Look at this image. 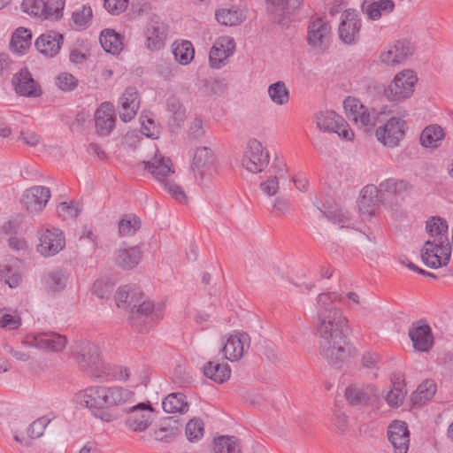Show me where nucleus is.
<instances>
[{
	"label": "nucleus",
	"instance_id": "30",
	"mask_svg": "<svg viewBox=\"0 0 453 453\" xmlns=\"http://www.w3.org/2000/svg\"><path fill=\"white\" fill-rule=\"evenodd\" d=\"M347 401L355 406H363L368 404L372 398H377L379 392L373 385L365 387L350 386L345 392Z\"/></svg>",
	"mask_w": 453,
	"mask_h": 453
},
{
	"label": "nucleus",
	"instance_id": "51",
	"mask_svg": "<svg viewBox=\"0 0 453 453\" xmlns=\"http://www.w3.org/2000/svg\"><path fill=\"white\" fill-rule=\"evenodd\" d=\"M115 282L108 277L97 279L92 287L93 295L100 299H108L114 288Z\"/></svg>",
	"mask_w": 453,
	"mask_h": 453
},
{
	"label": "nucleus",
	"instance_id": "50",
	"mask_svg": "<svg viewBox=\"0 0 453 453\" xmlns=\"http://www.w3.org/2000/svg\"><path fill=\"white\" fill-rule=\"evenodd\" d=\"M65 0H47L43 1V19L49 20H58L63 16Z\"/></svg>",
	"mask_w": 453,
	"mask_h": 453
},
{
	"label": "nucleus",
	"instance_id": "26",
	"mask_svg": "<svg viewBox=\"0 0 453 453\" xmlns=\"http://www.w3.org/2000/svg\"><path fill=\"white\" fill-rule=\"evenodd\" d=\"M12 83L15 91L20 96L36 97L42 94L40 86L27 69H21L19 73L13 77Z\"/></svg>",
	"mask_w": 453,
	"mask_h": 453
},
{
	"label": "nucleus",
	"instance_id": "28",
	"mask_svg": "<svg viewBox=\"0 0 453 453\" xmlns=\"http://www.w3.org/2000/svg\"><path fill=\"white\" fill-rule=\"evenodd\" d=\"M409 336L413 347L419 351H427L434 343V338L429 325L418 322L413 324L409 330Z\"/></svg>",
	"mask_w": 453,
	"mask_h": 453
},
{
	"label": "nucleus",
	"instance_id": "56",
	"mask_svg": "<svg viewBox=\"0 0 453 453\" xmlns=\"http://www.w3.org/2000/svg\"><path fill=\"white\" fill-rule=\"evenodd\" d=\"M193 161L197 168H202L208 164H211L213 161L211 150L207 147L198 148L195 152Z\"/></svg>",
	"mask_w": 453,
	"mask_h": 453
},
{
	"label": "nucleus",
	"instance_id": "34",
	"mask_svg": "<svg viewBox=\"0 0 453 453\" xmlns=\"http://www.w3.org/2000/svg\"><path fill=\"white\" fill-rule=\"evenodd\" d=\"M166 109L170 113L169 127L172 129L180 128L187 119L186 107L179 98L172 96L166 101Z\"/></svg>",
	"mask_w": 453,
	"mask_h": 453
},
{
	"label": "nucleus",
	"instance_id": "37",
	"mask_svg": "<svg viewBox=\"0 0 453 453\" xmlns=\"http://www.w3.org/2000/svg\"><path fill=\"white\" fill-rule=\"evenodd\" d=\"M103 49L111 54H119L123 50V37L113 29H104L100 35Z\"/></svg>",
	"mask_w": 453,
	"mask_h": 453
},
{
	"label": "nucleus",
	"instance_id": "62",
	"mask_svg": "<svg viewBox=\"0 0 453 453\" xmlns=\"http://www.w3.org/2000/svg\"><path fill=\"white\" fill-rule=\"evenodd\" d=\"M290 211V202L282 197H277L273 204L270 212L275 216L286 215Z\"/></svg>",
	"mask_w": 453,
	"mask_h": 453
},
{
	"label": "nucleus",
	"instance_id": "40",
	"mask_svg": "<svg viewBox=\"0 0 453 453\" xmlns=\"http://www.w3.org/2000/svg\"><path fill=\"white\" fill-rule=\"evenodd\" d=\"M445 137L443 129L438 125L426 127L420 134V143L426 148H436Z\"/></svg>",
	"mask_w": 453,
	"mask_h": 453
},
{
	"label": "nucleus",
	"instance_id": "38",
	"mask_svg": "<svg viewBox=\"0 0 453 453\" xmlns=\"http://www.w3.org/2000/svg\"><path fill=\"white\" fill-rule=\"evenodd\" d=\"M163 410L167 413L184 414L188 411L189 404L182 393H172L165 396L162 403Z\"/></svg>",
	"mask_w": 453,
	"mask_h": 453
},
{
	"label": "nucleus",
	"instance_id": "4",
	"mask_svg": "<svg viewBox=\"0 0 453 453\" xmlns=\"http://www.w3.org/2000/svg\"><path fill=\"white\" fill-rule=\"evenodd\" d=\"M345 114L349 120L353 121L359 128L364 131H370L380 121V116L382 112L375 109L369 110L362 103L351 96H348L343 101Z\"/></svg>",
	"mask_w": 453,
	"mask_h": 453
},
{
	"label": "nucleus",
	"instance_id": "54",
	"mask_svg": "<svg viewBox=\"0 0 453 453\" xmlns=\"http://www.w3.org/2000/svg\"><path fill=\"white\" fill-rule=\"evenodd\" d=\"M203 422L200 418L189 420L186 426V435L190 441H196L203 435Z\"/></svg>",
	"mask_w": 453,
	"mask_h": 453
},
{
	"label": "nucleus",
	"instance_id": "63",
	"mask_svg": "<svg viewBox=\"0 0 453 453\" xmlns=\"http://www.w3.org/2000/svg\"><path fill=\"white\" fill-rule=\"evenodd\" d=\"M129 0H104V8L111 14L123 12L128 5Z\"/></svg>",
	"mask_w": 453,
	"mask_h": 453
},
{
	"label": "nucleus",
	"instance_id": "64",
	"mask_svg": "<svg viewBox=\"0 0 453 453\" xmlns=\"http://www.w3.org/2000/svg\"><path fill=\"white\" fill-rule=\"evenodd\" d=\"M260 188L265 195L273 196L279 190V180L276 176L269 177L266 180L260 184Z\"/></svg>",
	"mask_w": 453,
	"mask_h": 453
},
{
	"label": "nucleus",
	"instance_id": "29",
	"mask_svg": "<svg viewBox=\"0 0 453 453\" xmlns=\"http://www.w3.org/2000/svg\"><path fill=\"white\" fill-rule=\"evenodd\" d=\"M383 203L384 199L379 186L369 184L362 188L358 199L360 211L372 214L375 208Z\"/></svg>",
	"mask_w": 453,
	"mask_h": 453
},
{
	"label": "nucleus",
	"instance_id": "10",
	"mask_svg": "<svg viewBox=\"0 0 453 453\" xmlns=\"http://www.w3.org/2000/svg\"><path fill=\"white\" fill-rule=\"evenodd\" d=\"M332 37L331 26L322 18L311 20L308 27L307 42L316 52H325L330 45Z\"/></svg>",
	"mask_w": 453,
	"mask_h": 453
},
{
	"label": "nucleus",
	"instance_id": "49",
	"mask_svg": "<svg viewBox=\"0 0 453 453\" xmlns=\"http://www.w3.org/2000/svg\"><path fill=\"white\" fill-rule=\"evenodd\" d=\"M21 326V318L16 311L0 309V327L5 330H16Z\"/></svg>",
	"mask_w": 453,
	"mask_h": 453
},
{
	"label": "nucleus",
	"instance_id": "3",
	"mask_svg": "<svg viewBox=\"0 0 453 453\" xmlns=\"http://www.w3.org/2000/svg\"><path fill=\"white\" fill-rule=\"evenodd\" d=\"M129 320L134 329L142 332L153 327L163 317V307L146 300L141 294L130 308Z\"/></svg>",
	"mask_w": 453,
	"mask_h": 453
},
{
	"label": "nucleus",
	"instance_id": "13",
	"mask_svg": "<svg viewBox=\"0 0 453 453\" xmlns=\"http://www.w3.org/2000/svg\"><path fill=\"white\" fill-rule=\"evenodd\" d=\"M39 244L37 251L43 257H52L62 250L65 245L63 232L58 228H45L38 232Z\"/></svg>",
	"mask_w": 453,
	"mask_h": 453
},
{
	"label": "nucleus",
	"instance_id": "53",
	"mask_svg": "<svg viewBox=\"0 0 453 453\" xmlns=\"http://www.w3.org/2000/svg\"><path fill=\"white\" fill-rule=\"evenodd\" d=\"M92 19V9L89 6H83L73 12L72 16L73 27L76 30H82L88 27Z\"/></svg>",
	"mask_w": 453,
	"mask_h": 453
},
{
	"label": "nucleus",
	"instance_id": "58",
	"mask_svg": "<svg viewBox=\"0 0 453 453\" xmlns=\"http://www.w3.org/2000/svg\"><path fill=\"white\" fill-rule=\"evenodd\" d=\"M0 280H4L10 288H13L19 284L21 275L18 271H13L9 267L4 266L0 270Z\"/></svg>",
	"mask_w": 453,
	"mask_h": 453
},
{
	"label": "nucleus",
	"instance_id": "42",
	"mask_svg": "<svg viewBox=\"0 0 453 453\" xmlns=\"http://www.w3.org/2000/svg\"><path fill=\"white\" fill-rule=\"evenodd\" d=\"M436 392V384L433 380H426L413 392L411 402L414 405H422L431 400Z\"/></svg>",
	"mask_w": 453,
	"mask_h": 453
},
{
	"label": "nucleus",
	"instance_id": "61",
	"mask_svg": "<svg viewBox=\"0 0 453 453\" xmlns=\"http://www.w3.org/2000/svg\"><path fill=\"white\" fill-rule=\"evenodd\" d=\"M50 423V419L42 417L35 420L28 427V434L31 438H39L43 434L44 429Z\"/></svg>",
	"mask_w": 453,
	"mask_h": 453
},
{
	"label": "nucleus",
	"instance_id": "17",
	"mask_svg": "<svg viewBox=\"0 0 453 453\" xmlns=\"http://www.w3.org/2000/svg\"><path fill=\"white\" fill-rule=\"evenodd\" d=\"M339 25V37L346 44H351L357 41L361 27V19L355 10H346L341 17Z\"/></svg>",
	"mask_w": 453,
	"mask_h": 453
},
{
	"label": "nucleus",
	"instance_id": "19",
	"mask_svg": "<svg viewBox=\"0 0 453 453\" xmlns=\"http://www.w3.org/2000/svg\"><path fill=\"white\" fill-rule=\"evenodd\" d=\"M234 50L235 42L234 38L227 35L219 37L209 53L211 67L215 69L221 68L225 61L234 54Z\"/></svg>",
	"mask_w": 453,
	"mask_h": 453
},
{
	"label": "nucleus",
	"instance_id": "33",
	"mask_svg": "<svg viewBox=\"0 0 453 453\" xmlns=\"http://www.w3.org/2000/svg\"><path fill=\"white\" fill-rule=\"evenodd\" d=\"M142 259V251L139 247L121 248L115 253V263L124 270H130L138 265Z\"/></svg>",
	"mask_w": 453,
	"mask_h": 453
},
{
	"label": "nucleus",
	"instance_id": "55",
	"mask_svg": "<svg viewBox=\"0 0 453 453\" xmlns=\"http://www.w3.org/2000/svg\"><path fill=\"white\" fill-rule=\"evenodd\" d=\"M163 188L177 202L185 203L187 196L182 188L168 179L161 182Z\"/></svg>",
	"mask_w": 453,
	"mask_h": 453
},
{
	"label": "nucleus",
	"instance_id": "14",
	"mask_svg": "<svg viewBox=\"0 0 453 453\" xmlns=\"http://www.w3.org/2000/svg\"><path fill=\"white\" fill-rule=\"evenodd\" d=\"M145 47L151 50H159L165 45L167 37V26L157 16L152 17L143 30Z\"/></svg>",
	"mask_w": 453,
	"mask_h": 453
},
{
	"label": "nucleus",
	"instance_id": "12",
	"mask_svg": "<svg viewBox=\"0 0 453 453\" xmlns=\"http://www.w3.org/2000/svg\"><path fill=\"white\" fill-rule=\"evenodd\" d=\"M405 129L403 119L391 117L384 125L377 128L375 135L377 140L384 146L395 148L403 139Z\"/></svg>",
	"mask_w": 453,
	"mask_h": 453
},
{
	"label": "nucleus",
	"instance_id": "16",
	"mask_svg": "<svg viewBox=\"0 0 453 453\" xmlns=\"http://www.w3.org/2000/svg\"><path fill=\"white\" fill-rule=\"evenodd\" d=\"M50 198V190L44 186H33L24 191L21 203L30 213L42 211Z\"/></svg>",
	"mask_w": 453,
	"mask_h": 453
},
{
	"label": "nucleus",
	"instance_id": "6",
	"mask_svg": "<svg viewBox=\"0 0 453 453\" xmlns=\"http://www.w3.org/2000/svg\"><path fill=\"white\" fill-rule=\"evenodd\" d=\"M73 402L81 407L88 408L93 416L104 422H111L117 418V415L111 411L102 410L101 386L88 387L79 391L74 395Z\"/></svg>",
	"mask_w": 453,
	"mask_h": 453
},
{
	"label": "nucleus",
	"instance_id": "41",
	"mask_svg": "<svg viewBox=\"0 0 453 453\" xmlns=\"http://www.w3.org/2000/svg\"><path fill=\"white\" fill-rule=\"evenodd\" d=\"M203 374L218 383H223L230 378L231 370L227 364L208 362L203 367Z\"/></svg>",
	"mask_w": 453,
	"mask_h": 453
},
{
	"label": "nucleus",
	"instance_id": "45",
	"mask_svg": "<svg viewBox=\"0 0 453 453\" xmlns=\"http://www.w3.org/2000/svg\"><path fill=\"white\" fill-rule=\"evenodd\" d=\"M267 93L273 104L284 105L289 101V91L285 82L279 81L268 86Z\"/></svg>",
	"mask_w": 453,
	"mask_h": 453
},
{
	"label": "nucleus",
	"instance_id": "15",
	"mask_svg": "<svg viewBox=\"0 0 453 453\" xmlns=\"http://www.w3.org/2000/svg\"><path fill=\"white\" fill-rule=\"evenodd\" d=\"M413 47L407 40H399L388 44L380 55V61L388 66L402 64L412 54Z\"/></svg>",
	"mask_w": 453,
	"mask_h": 453
},
{
	"label": "nucleus",
	"instance_id": "25",
	"mask_svg": "<svg viewBox=\"0 0 453 453\" xmlns=\"http://www.w3.org/2000/svg\"><path fill=\"white\" fill-rule=\"evenodd\" d=\"M64 37L61 34L50 31L42 34L35 41V48L37 50L48 58H53L58 54Z\"/></svg>",
	"mask_w": 453,
	"mask_h": 453
},
{
	"label": "nucleus",
	"instance_id": "60",
	"mask_svg": "<svg viewBox=\"0 0 453 453\" xmlns=\"http://www.w3.org/2000/svg\"><path fill=\"white\" fill-rule=\"evenodd\" d=\"M57 86L64 91H70L76 88L77 80L68 73H60L56 81Z\"/></svg>",
	"mask_w": 453,
	"mask_h": 453
},
{
	"label": "nucleus",
	"instance_id": "22",
	"mask_svg": "<svg viewBox=\"0 0 453 453\" xmlns=\"http://www.w3.org/2000/svg\"><path fill=\"white\" fill-rule=\"evenodd\" d=\"M134 397V393L121 387L101 386L102 410L111 411L112 407L122 405Z\"/></svg>",
	"mask_w": 453,
	"mask_h": 453
},
{
	"label": "nucleus",
	"instance_id": "47",
	"mask_svg": "<svg viewBox=\"0 0 453 453\" xmlns=\"http://www.w3.org/2000/svg\"><path fill=\"white\" fill-rule=\"evenodd\" d=\"M141 228L140 219L134 214L125 215L119 222V233L121 236H133Z\"/></svg>",
	"mask_w": 453,
	"mask_h": 453
},
{
	"label": "nucleus",
	"instance_id": "36",
	"mask_svg": "<svg viewBox=\"0 0 453 453\" xmlns=\"http://www.w3.org/2000/svg\"><path fill=\"white\" fill-rule=\"evenodd\" d=\"M67 274L60 268H55L46 273L42 277V284L48 291L58 292L67 284Z\"/></svg>",
	"mask_w": 453,
	"mask_h": 453
},
{
	"label": "nucleus",
	"instance_id": "44",
	"mask_svg": "<svg viewBox=\"0 0 453 453\" xmlns=\"http://www.w3.org/2000/svg\"><path fill=\"white\" fill-rule=\"evenodd\" d=\"M173 54L175 60L180 65L189 64L195 56V50L193 44L187 40L180 42H174L173 44Z\"/></svg>",
	"mask_w": 453,
	"mask_h": 453
},
{
	"label": "nucleus",
	"instance_id": "11",
	"mask_svg": "<svg viewBox=\"0 0 453 453\" xmlns=\"http://www.w3.org/2000/svg\"><path fill=\"white\" fill-rule=\"evenodd\" d=\"M417 82V77L411 70L397 73L393 82L385 90V95L391 101H400L410 97Z\"/></svg>",
	"mask_w": 453,
	"mask_h": 453
},
{
	"label": "nucleus",
	"instance_id": "57",
	"mask_svg": "<svg viewBox=\"0 0 453 453\" xmlns=\"http://www.w3.org/2000/svg\"><path fill=\"white\" fill-rule=\"evenodd\" d=\"M22 10L30 16L43 19V0H23Z\"/></svg>",
	"mask_w": 453,
	"mask_h": 453
},
{
	"label": "nucleus",
	"instance_id": "2",
	"mask_svg": "<svg viewBox=\"0 0 453 453\" xmlns=\"http://www.w3.org/2000/svg\"><path fill=\"white\" fill-rule=\"evenodd\" d=\"M426 229L429 239L422 249L423 263L434 269L447 265L452 251L448 238L447 222L439 217H433L426 221Z\"/></svg>",
	"mask_w": 453,
	"mask_h": 453
},
{
	"label": "nucleus",
	"instance_id": "18",
	"mask_svg": "<svg viewBox=\"0 0 453 453\" xmlns=\"http://www.w3.org/2000/svg\"><path fill=\"white\" fill-rule=\"evenodd\" d=\"M74 357L82 369L97 368L100 364V349L97 345L87 340L76 342Z\"/></svg>",
	"mask_w": 453,
	"mask_h": 453
},
{
	"label": "nucleus",
	"instance_id": "32",
	"mask_svg": "<svg viewBox=\"0 0 453 453\" xmlns=\"http://www.w3.org/2000/svg\"><path fill=\"white\" fill-rule=\"evenodd\" d=\"M395 7L393 0H364L362 12L371 20H378L383 15L391 13Z\"/></svg>",
	"mask_w": 453,
	"mask_h": 453
},
{
	"label": "nucleus",
	"instance_id": "5",
	"mask_svg": "<svg viewBox=\"0 0 453 453\" xmlns=\"http://www.w3.org/2000/svg\"><path fill=\"white\" fill-rule=\"evenodd\" d=\"M67 342L65 335L54 331L31 333L25 335L20 342L26 348H35L44 352H60Z\"/></svg>",
	"mask_w": 453,
	"mask_h": 453
},
{
	"label": "nucleus",
	"instance_id": "20",
	"mask_svg": "<svg viewBox=\"0 0 453 453\" xmlns=\"http://www.w3.org/2000/svg\"><path fill=\"white\" fill-rule=\"evenodd\" d=\"M153 418L154 411L151 405L142 403L131 408L126 425L134 432H142L151 424Z\"/></svg>",
	"mask_w": 453,
	"mask_h": 453
},
{
	"label": "nucleus",
	"instance_id": "35",
	"mask_svg": "<svg viewBox=\"0 0 453 453\" xmlns=\"http://www.w3.org/2000/svg\"><path fill=\"white\" fill-rule=\"evenodd\" d=\"M379 187L384 200L386 196H403L410 192L412 188L409 181L395 178L382 180Z\"/></svg>",
	"mask_w": 453,
	"mask_h": 453
},
{
	"label": "nucleus",
	"instance_id": "59",
	"mask_svg": "<svg viewBox=\"0 0 453 453\" xmlns=\"http://www.w3.org/2000/svg\"><path fill=\"white\" fill-rule=\"evenodd\" d=\"M81 209L73 202H63L58 207V212L63 219H74L80 214Z\"/></svg>",
	"mask_w": 453,
	"mask_h": 453
},
{
	"label": "nucleus",
	"instance_id": "46",
	"mask_svg": "<svg viewBox=\"0 0 453 453\" xmlns=\"http://www.w3.org/2000/svg\"><path fill=\"white\" fill-rule=\"evenodd\" d=\"M215 453H240V442L234 436L222 435L214 441Z\"/></svg>",
	"mask_w": 453,
	"mask_h": 453
},
{
	"label": "nucleus",
	"instance_id": "31",
	"mask_svg": "<svg viewBox=\"0 0 453 453\" xmlns=\"http://www.w3.org/2000/svg\"><path fill=\"white\" fill-rule=\"evenodd\" d=\"M96 132L102 135H108L114 127V109L109 103H103L95 113Z\"/></svg>",
	"mask_w": 453,
	"mask_h": 453
},
{
	"label": "nucleus",
	"instance_id": "21",
	"mask_svg": "<svg viewBox=\"0 0 453 453\" xmlns=\"http://www.w3.org/2000/svg\"><path fill=\"white\" fill-rule=\"evenodd\" d=\"M250 345V338L248 334L235 332L227 337L223 346L225 357L231 362L238 361L249 349Z\"/></svg>",
	"mask_w": 453,
	"mask_h": 453
},
{
	"label": "nucleus",
	"instance_id": "43",
	"mask_svg": "<svg viewBox=\"0 0 453 453\" xmlns=\"http://www.w3.org/2000/svg\"><path fill=\"white\" fill-rule=\"evenodd\" d=\"M140 295L141 293L137 288L129 286L121 287L115 294L116 304L119 308H131Z\"/></svg>",
	"mask_w": 453,
	"mask_h": 453
},
{
	"label": "nucleus",
	"instance_id": "8",
	"mask_svg": "<svg viewBox=\"0 0 453 453\" xmlns=\"http://www.w3.org/2000/svg\"><path fill=\"white\" fill-rule=\"evenodd\" d=\"M270 155L265 147L256 139L248 142L242 159V166L252 173H261L269 164Z\"/></svg>",
	"mask_w": 453,
	"mask_h": 453
},
{
	"label": "nucleus",
	"instance_id": "52",
	"mask_svg": "<svg viewBox=\"0 0 453 453\" xmlns=\"http://www.w3.org/2000/svg\"><path fill=\"white\" fill-rule=\"evenodd\" d=\"M406 394L404 384L402 381H394L393 388L388 392L385 400L391 407H398L403 404Z\"/></svg>",
	"mask_w": 453,
	"mask_h": 453
},
{
	"label": "nucleus",
	"instance_id": "7",
	"mask_svg": "<svg viewBox=\"0 0 453 453\" xmlns=\"http://www.w3.org/2000/svg\"><path fill=\"white\" fill-rule=\"evenodd\" d=\"M317 127L323 132L337 134L346 141L354 138V133L342 117L333 111H320L315 116Z\"/></svg>",
	"mask_w": 453,
	"mask_h": 453
},
{
	"label": "nucleus",
	"instance_id": "23",
	"mask_svg": "<svg viewBox=\"0 0 453 453\" xmlns=\"http://www.w3.org/2000/svg\"><path fill=\"white\" fill-rule=\"evenodd\" d=\"M388 437L395 453H407L410 446V433L405 422L395 420L391 423L388 429Z\"/></svg>",
	"mask_w": 453,
	"mask_h": 453
},
{
	"label": "nucleus",
	"instance_id": "27",
	"mask_svg": "<svg viewBox=\"0 0 453 453\" xmlns=\"http://www.w3.org/2000/svg\"><path fill=\"white\" fill-rule=\"evenodd\" d=\"M140 100L135 88H127L119 99V118L128 122L134 118L139 109Z\"/></svg>",
	"mask_w": 453,
	"mask_h": 453
},
{
	"label": "nucleus",
	"instance_id": "39",
	"mask_svg": "<svg viewBox=\"0 0 453 453\" xmlns=\"http://www.w3.org/2000/svg\"><path fill=\"white\" fill-rule=\"evenodd\" d=\"M31 31L24 27H19L12 36L10 48L14 53L24 55L31 46Z\"/></svg>",
	"mask_w": 453,
	"mask_h": 453
},
{
	"label": "nucleus",
	"instance_id": "48",
	"mask_svg": "<svg viewBox=\"0 0 453 453\" xmlns=\"http://www.w3.org/2000/svg\"><path fill=\"white\" fill-rule=\"evenodd\" d=\"M215 18L224 26H236L243 19L242 12L237 9H220L216 12Z\"/></svg>",
	"mask_w": 453,
	"mask_h": 453
},
{
	"label": "nucleus",
	"instance_id": "1",
	"mask_svg": "<svg viewBox=\"0 0 453 453\" xmlns=\"http://www.w3.org/2000/svg\"><path fill=\"white\" fill-rule=\"evenodd\" d=\"M341 300L336 292H326L318 296L315 333L319 338L320 355L332 365H338L346 356L349 319L335 302Z\"/></svg>",
	"mask_w": 453,
	"mask_h": 453
},
{
	"label": "nucleus",
	"instance_id": "9",
	"mask_svg": "<svg viewBox=\"0 0 453 453\" xmlns=\"http://www.w3.org/2000/svg\"><path fill=\"white\" fill-rule=\"evenodd\" d=\"M300 5V0H265L269 18L281 27L289 26Z\"/></svg>",
	"mask_w": 453,
	"mask_h": 453
},
{
	"label": "nucleus",
	"instance_id": "24",
	"mask_svg": "<svg viewBox=\"0 0 453 453\" xmlns=\"http://www.w3.org/2000/svg\"><path fill=\"white\" fill-rule=\"evenodd\" d=\"M142 164L143 165V168L152 174L160 183L166 180L170 174L174 173L170 157L161 154H156L151 160L143 161Z\"/></svg>",
	"mask_w": 453,
	"mask_h": 453
}]
</instances>
